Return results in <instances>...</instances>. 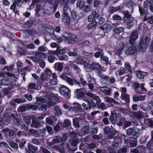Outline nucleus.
<instances>
[{"instance_id": "obj_1", "label": "nucleus", "mask_w": 153, "mask_h": 153, "mask_svg": "<svg viewBox=\"0 0 153 153\" xmlns=\"http://www.w3.org/2000/svg\"><path fill=\"white\" fill-rule=\"evenodd\" d=\"M138 128H129L127 130V134L128 136H132L133 137H128L124 139V143L127 146L134 147L137 145V138L139 134Z\"/></svg>"}, {"instance_id": "obj_2", "label": "nucleus", "mask_w": 153, "mask_h": 153, "mask_svg": "<svg viewBox=\"0 0 153 153\" xmlns=\"http://www.w3.org/2000/svg\"><path fill=\"white\" fill-rule=\"evenodd\" d=\"M104 132L107 134L110 138H113L114 140L112 143L113 147H117L119 146V144L122 142L123 138L126 139V136L123 135L122 133H118L117 131H111L109 128H105L104 129Z\"/></svg>"}, {"instance_id": "obj_3", "label": "nucleus", "mask_w": 153, "mask_h": 153, "mask_svg": "<svg viewBox=\"0 0 153 153\" xmlns=\"http://www.w3.org/2000/svg\"><path fill=\"white\" fill-rule=\"evenodd\" d=\"M123 16V22L126 24L127 27L128 28L130 29L133 25L134 23L133 22L134 20L133 18L130 13L127 10L122 12Z\"/></svg>"}, {"instance_id": "obj_4", "label": "nucleus", "mask_w": 153, "mask_h": 153, "mask_svg": "<svg viewBox=\"0 0 153 153\" xmlns=\"http://www.w3.org/2000/svg\"><path fill=\"white\" fill-rule=\"evenodd\" d=\"M46 2L49 5V6L46 5L45 6V9L46 10L51 12L55 11L59 5V0H55L53 3L51 0H47Z\"/></svg>"}, {"instance_id": "obj_5", "label": "nucleus", "mask_w": 153, "mask_h": 153, "mask_svg": "<svg viewBox=\"0 0 153 153\" xmlns=\"http://www.w3.org/2000/svg\"><path fill=\"white\" fill-rule=\"evenodd\" d=\"M148 42V39L147 37H146L144 39H141L138 46L139 51L140 52H145L146 49Z\"/></svg>"}, {"instance_id": "obj_6", "label": "nucleus", "mask_w": 153, "mask_h": 153, "mask_svg": "<svg viewBox=\"0 0 153 153\" xmlns=\"http://www.w3.org/2000/svg\"><path fill=\"white\" fill-rule=\"evenodd\" d=\"M88 68L86 70L88 72H90L93 70L97 72H99L101 71L102 67L101 65L98 63L93 62L91 64L87 65Z\"/></svg>"}, {"instance_id": "obj_7", "label": "nucleus", "mask_w": 153, "mask_h": 153, "mask_svg": "<svg viewBox=\"0 0 153 153\" xmlns=\"http://www.w3.org/2000/svg\"><path fill=\"white\" fill-rule=\"evenodd\" d=\"M84 100L85 102L87 104L88 107H86V105L85 103H83L82 106L86 110H87L88 109L90 110L92 108H94L96 107V105L95 103L93 101L92 99L90 97H85V98Z\"/></svg>"}, {"instance_id": "obj_8", "label": "nucleus", "mask_w": 153, "mask_h": 153, "mask_svg": "<svg viewBox=\"0 0 153 153\" xmlns=\"http://www.w3.org/2000/svg\"><path fill=\"white\" fill-rule=\"evenodd\" d=\"M62 16V22L67 25H69L70 23L71 18L67 12V10L64 8H63V12Z\"/></svg>"}, {"instance_id": "obj_9", "label": "nucleus", "mask_w": 153, "mask_h": 153, "mask_svg": "<svg viewBox=\"0 0 153 153\" xmlns=\"http://www.w3.org/2000/svg\"><path fill=\"white\" fill-rule=\"evenodd\" d=\"M123 10L124 6L122 5L118 6L116 7L110 6L108 9V13L111 14L117 11L121 13L123 11Z\"/></svg>"}, {"instance_id": "obj_10", "label": "nucleus", "mask_w": 153, "mask_h": 153, "mask_svg": "<svg viewBox=\"0 0 153 153\" xmlns=\"http://www.w3.org/2000/svg\"><path fill=\"white\" fill-rule=\"evenodd\" d=\"M148 9L142 7H139V11L141 16L143 17V21H146L147 20V16L149 14Z\"/></svg>"}, {"instance_id": "obj_11", "label": "nucleus", "mask_w": 153, "mask_h": 153, "mask_svg": "<svg viewBox=\"0 0 153 153\" xmlns=\"http://www.w3.org/2000/svg\"><path fill=\"white\" fill-rule=\"evenodd\" d=\"M59 92L62 95H65L67 99L70 98L71 91L66 86L62 85L59 89Z\"/></svg>"}, {"instance_id": "obj_12", "label": "nucleus", "mask_w": 153, "mask_h": 153, "mask_svg": "<svg viewBox=\"0 0 153 153\" xmlns=\"http://www.w3.org/2000/svg\"><path fill=\"white\" fill-rule=\"evenodd\" d=\"M76 63L78 64L83 65L85 68L87 70V65H89V61L87 58L85 57H78L76 60Z\"/></svg>"}, {"instance_id": "obj_13", "label": "nucleus", "mask_w": 153, "mask_h": 153, "mask_svg": "<svg viewBox=\"0 0 153 153\" xmlns=\"http://www.w3.org/2000/svg\"><path fill=\"white\" fill-rule=\"evenodd\" d=\"M138 37V33L137 30H135L131 33L129 42L131 45L134 44L135 41Z\"/></svg>"}, {"instance_id": "obj_14", "label": "nucleus", "mask_w": 153, "mask_h": 153, "mask_svg": "<svg viewBox=\"0 0 153 153\" xmlns=\"http://www.w3.org/2000/svg\"><path fill=\"white\" fill-rule=\"evenodd\" d=\"M100 18L99 13H97L95 11L93 12L89 16L88 18V22L94 21L97 22Z\"/></svg>"}, {"instance_id": "obj_15", "label": "nucleus", "mask_w": 153, "mask_h": 153, "mask_svg": "<svg viewBox=\"0 0 153 153\" xmlns=\"http://www.w3.org/2000/svg\"><path fill=\"white\" fill-rule=\"evenodd\" d=\"M3 130L6 137H7V138H9L10 139H12L15 138L16 134L14 131L9 129L6 130L5 129H4Z\"/></svg>"}, {"instance_id": "obj_16", "label": "nucleus", "mask_w": 153, "mask_h": 153, "mask_svg": "<svg viewBox=\"0 0 153 153\" xmlns=\"http://www.w3.org/2000/svg\"><path fill=\"white\" fill-rule=\"evenodd\" d=\"M137 51V48L134 45L129 47L125 51V54L127 55H133Z\"/></svg>"}, {"instance_id": "obj_17", "label": "nucleus", "mask_w": 153, "mask_h": 153, "mask_svg": "<svg viewBox=\"0 0 153 153\" xmlns=\"http://www.w3.org/2000/svg\"><path fill=\"white\" fill-rule=\"evenodd\" d=\"M87 81L88 82L87 85L89 88L91 90H93L94 88V85L96 83L95 80L89 75V76L88 77Z\"/></svg>"}, {"instance_id": "obj_18", "label": "nucleus", "mask_w": 153, "mask_h": 153, "mask_svg": "<svg viewBox=\"0 0 153 153\" xmlns=\"http://www.w3.org/2000/svg\"><path fill=\"white\" fill-rule=\"evenodd\" d=\"M27 147L28 150L27 149H25L26 153H34L38 150L37 147L29 143L28 144Z\"/></svg>"}, {"instance_id": "obj_19", "label": "nucleus", "mask_w": 153, "mask_h": 153, "mask_svg": "<svg viewBox=\"0 0 153 153\" xmlns=\"http://www.w3.org/2000/svg\"><path fill=\"white\" fill-rule=\"evenodd\" d=\"M40 121L37 120V119L36 118V117L33 118L32 123L30 126L31 127H34L35 128H39L41 126L40 123Z\"/></svg>"}, {"instance_id": "obj_20", "label": "nucleus", "mask_w": 153, "mask_h": 153, "mask_svg": "<svg viewBox=\"0 0 153 153\" xmlns=\"http://www.w3.org/2000/svg\"><path fill=\"white\" fill-rule=\"evenodd\" d=\"M83 88L78 89H76L75 92V94L77 98L80 99L84 96L85 93Z\"/></svg>"}, {"instance_id": "obj_21", "label": "nucleus", "mask_w": 153, "mask_h": 153, "mask_svg": "<svg viewBox=\"0 0 153 153\" xmlns=\"http://www.w3.org/2000/svg\"><path fill=\"white\" fill-rule=\"evenodd\" d=\"M72 33H71L69 36H62V37L64 39V42L69 44H71L73 42V36H72Z\"/></svg>"}, {"instance_id": "obj_22", "label": "nucleus", "mask_w": 153, "mask_h": 153, "mask_svg": "<svg viewBox=\"0 0 153 153\" xmlns=\"http://www.w3.org/2000/svg\"><path fill=\"white\" fill-rule=\"evenodd\" d=\"M28 88L30 90H39L41 88V86L39 85L31 82L29 84Z\"/></svg>"}, {"instance_id": "obj_23", "label": "nucleus", "mask_w": 153, "mask_h": 153, "mask_svg": "<svg viewBox=\"0 0 153 153\" xmlns=\"http://www.w3.org/2000/svg\"><path fill=\"white\" fill-rule=\"evenodd\" d=\"M10 117L12 120L13 122L16 126H19L20 125V120L16 117L14 114H11Z\"/></svg>"}, {"instance_id": "obj_24", "label": "nucleus", "mask_w": 153, "mask_h": 153, "mask_svg": "<svg viewBox=\"0 0 153 153\" xmlns=\"http://www.w3.org/2000/svg\"><path fill=\"white\" fill-rule=\"evenodd\" d=\"M96 50L98 51L95 52L94 55L96 58H99L100 57V58L104 54L103 50L99 48H96Z\"/></svg>"}, {"instance_id": "obj_25", "label": "nucleus", "mask_w": 153, "mask_h": 153, "mask_svg": "<svg viewBox=\"0 0 153 153\" xmlns=\"http://www.w3.org/2000/svg\"><path fill=\"white\" fill-rule=\"evenodd\" d=\"M63 64L62 62H58L55 63L54 65L55 70L61 72L63 68Z\"/></svg>"}, {"instance_id": "obj_26", "label": "nucleus", "mask_w": 153, "mask_h": 153, "mask_svg": "<svg viewBox=\"0 0 153 153\" xmlns=\"http://www.w3.org/2000/svg\"><path fill=\"white\" fill-rule=\"evenodd\" d=\"M6 75L9 77V79L11 80V83L16 82L18 80V78L15 76L14 74L10 72H7Z\"/></svg>"}, {"instance_id": "obj_27", "label": "nucleus", "mask_w": 153, "mask_h": 153, "mask_svg": "<svg viewBox=\"0 0 153 153\" xmlns=\"http://www.w3.org/2000/svg\"><path fill=\"white\" fill-rule=\"evenodd\" d=\"M16 5L18 6L17 3H16V2H13L10 7V9L12 10L13 12L15 14V15H19V11L17 10L16 7Z\"/></svg>"}, {"instance_id": "obj_28", "label": "nucleus", "mask_w": 153, "mask_h": 153, "mask_svg": "<svg viewBox=\"0 0 153 153\" xmlns=\"http://www.w3.org/2000/svg\"><path fill=\"white\" fill-rule=\"evenodd\" d=\"M148 74V73L147 72L138 70L137 71L136 76L138 78L143 79L144 78L145 76L146 75Z\"/></svg>"}, {"instance_id": "obj_29", "label": "nucleus", "mask_w": 153, "mask_h": 153, "mask_svg": "<svg viewBox=\"0 0 153 153\" xmlns=\"http://www.w3.org/2000/svg\"><path fill=\"white\" fill-rule=\"evenodd\" d=\"M15 141L16 142L19 143V146L20 149H24L25 144L26 143L25 139H22L20 140L16 139L15 140Z\"/></svg>"}, {"instance_id": "obj_30", "label": "nucleus", "mask_w": 153, "mask_h": 153, "mask_svg": "<svg viewBox=\"0 0 153 153\" xmlns=\"http://www.w3.org/2000/svg\"><path fill=\"white\" fill-rule=\"evenodd\" d=\"M36 22V20H31L27 21L26 22V23L25 24V27L28 29H30L31 28L32 25H35Z\"/></svg>"}, {"instance_id": "obj_31", "label": "nucleus", "mask_w": 153, "mask_h": 153, "mask_svg": "<svg viewBox=\"0 0 153 153\" xmlns=\"http://www.w3.org/2000/svg\"><path fill=\"white\" fill-rule=\"evenodd\" d=\"M62 141V139L59 136H57L55 137L54 139L51 142V144L53 145L58 143H61Z\"/></svg>"}, {"instance_id": "obj_32", "label": "nucleus", "mask_w": 153, "mask_h": 153, "mask_svg": "<svg viewBox=\"0 0 153 153\" xmlns=\"http://www.w3.org/2000/svg\"><path fill=\"white\" fill-rule=\"evenodd\" d=\"M121 99L125 100L127 103H129L130 102V97L128 94L125 93H122L121 95Z\"/></svg>"}, {"instance_id": "obj_33", "label": "nucleus", "mask_w": 153, "mask_h": 153, "mask_svg": "<svg viewBox=\"0 0 153 153\" xmlns=\"http://www.w3.org/2000/svg\"><path fill=\"white\" fill-rule=\"evenodd\" d=\"M109 25L107 24H104L102 26L100 27L99 28L103 31L105 33H108L111 30L110 27H108Z\"/></svg>"}, {"instance_id": "obj_34", "label": "nucleus", "mask_w": 153, "mask_h": 153, "mask_svg": "<svg viewBox=\"0 0 153 153\" xmlns=\"http://www.w3.org/2000/svg\"><path fill=\"white\" fill-rule=\"evenodd\" d=\"M100 60L104 62L103 63L106 65H110L111 62L109 61V58L106 56H104V54L100 58Z\"/></svg>"}, {"instance_id": "obj_35", "label": "nucleus", "mask_w": 153, "mask_h": 153, "mask_svg": "<svg viewBox=\"0 0 153 153\" xmlns=\"http://www.w3.org/2000/svg\"><path fill=\"white\" fill-rule=\"evenodd\" d=\"M42 9V7L40 4H37L35 10L36 13L35 15L37 17L40 16V12Z\"/></svg>"}, {"instance_id": "obj_36", "label": "nucleus", "mask_w": 153, "mask_h": 153, "mask_svg": "<svg viewBox=\"0 0 153 153\" xmlns=\"http://www.w3.org/2000/svg\"><path fill=\"white\" fill-rule=\"evenodd\" d=\"M153 4V0H146L143 3V7L148 9Z\"/></svg>"}, {"instance_id": "obj_37", "label": "nucleus", "mask_w": 153, "mask_h": 153, "mask_svg": "<svg viewBox=\"0 0 153 153\" xmlns=\"http://www.w3.org/2000/svg\"><path fill=\"white\" fill-rule=\"evenodd\" d=\"M90 22L87 25V28L89 30H91L95 28L96 26H97V22L92 21L91 22Z\"/></svg>"}, {"instance_id": "obj_38", "label": "nucleus", "mask_w": 153, "mask_h": 153, "mask_svg": "<svg viewBox=\"0 0 153 153\" xmlns=\"http://www.w3.org/2000/svg\"><path fill=\"white\" fill-rule=\"evenodd\" d=\"M46 102L44 98L41 97H36V101L35 103L39 105Z\"/></svg>"}, {"instance_id": "obj_39", "label": "nucleus", "mask_w": 153, "mask_h": 153, "mask_svg": "<svg viewBox=\"0 0 153 153\" xmlns=\"http://www.w3.org/2000/svg\"><path fill=\"white\" fill-rule=\"evenodd\" d=\"M133 115L134 117L138 119H140L143 117L142 113L140 111H138L133 113Z\"/></svg>"}, {"instance_id": "obj_40", "label": "nucleus", "mask_w": 153, "mask_h": 153, "mask_svg": "<svg viewBox=\"0 0 153 153\" xmlns=\"http://www.w3.org/2000/svg\"><path fill=\"white\" fill-rule=\"evenodd\" d=\"M85 3V2L84 1L78 0L76 5L77 7H78L79 9L81 10L82 7H83L84 6Z\"/></svg>"}, {"instance_id": "obj_41", "label": "nucleus", "mask_w": 153, "mask_h": 153, "mask_svg": "<svg viewBox=\"0 0 153 153\" xmlns=\"http://www.w3.org/2000/svg\"><path fill=\"white\" fill-rule=\"evenodd\" d=\"M81 129L84 134H88L89 132V126L88 125L85 124V126L82 128H81Z\"/></svg>"}, {"instance_id": "obj_42", "label": "nucleus", "mask_w": 153, "mask_h": 153, "mask_svg": "<svg viewBox=\"0 0 153 153\" xmlns=\"http://www.w3.org/2000/svg\"><path fill=\"white\" fill-rule=\"evenodd\" d=\"M77 13L75 10H73L71 11V18L74 20V21L77 20Z\"/></svg>"}, {"instance_id": "obj_43", "label": "nucleus", "mask_w": 153, "mask_h": 153, "mask_svg": "<svg viewBox=\"0 0 153 153\" xmlns=\"http://www.w3.org/2000/svg\"><path fill=\"white\" fill-rule=\"evenodd\" d=\"M25 31L26 33H27L31 36H33L36 33V30L34 29H32L31 30L26 29L25 30Z\"/></svg>"}, {"instance_id": "obj_44", "label": "nucleus", "mask_w": 153, "mask_h": 153, "mask_svg": "<svg viewBox=\"0 0 153 153\" xmlns=\"http://www.w3.org/2000/svg\"><path fill=\"white\" fill-rule=\"evenodd\" d=\"M5 34L7 35V37L10 39L11 42H13L15 41V40L13 39L14 36L12 33L7 31H5Z\"/></svg>"}, {"instance_id": "obj_45", "label": "nucleus", "mask_w": 153, "mask_h": 153, "mask_svg": "<svg viewBox=\"0 0 153 153\" xmlns=\"http://www.w3.org/2000/svg\"><path fill=\"white\" fill-rule=\"evenodd\" d=\"M117 116V114L116 113H114L111 112L109 118L110 120L112 123L115 122L116 120H117L116 116Z\"/></svg>"}, {"instance_id": "obj_46", "label": "nucleus", "mask_w": 153, "mask_h": 153, "mask_svg": "<svg viewBox=\"0 0 153 153\" xmlns=\"http://www.w3.org/2000/svg\"><path fill=\"white\" fill-rule=\"evenodd\" d=\"M38 107L36 105H30V104L27 105V108L28 110L32 109L33 110H36L38 108Z\"/></svg>"}, {"instance_id": "obj_47", "label": "nucleus", "mask_w": 153, "mask_h": 153, "mask_svg": "<svg viewBox=\"0 0 153 153\" xmlns=\"http://www.w3.org/2000/svg\"><path fill=\"white\" fill-rule=\"evenodd\" d=\"M124 30V28L123 27H120L114 28V31L115 33L119 34L123 32Z\"/></svg>"}, {"instance_id": "obj_48", "label": "nucleus", "mask_w": 153, "mask_h": 153, "mask_svg": "<svg viewBox=\"0 0 153 153\" xmlns=\"http://www.w3.org/2000/svg\"><path fill=\"white\" fill-rule=\"evenodd\" d=\"M124 48V44L120 45L119 46L118 49L117 50V53L118 55H121Z\"/></svg>"}, {"instance_id": "obj_49", "label": "nucleus", "mask_w": 153, "mask_h": 153, "mask_svg": "<svg viewBox=\"0 0 153 153\" xmlns=\"http://www.w3.org/2000/svg\"><path fill=\"white\" fill-rule=\"evenodd\" d=\"M8 146V145L6 143L4 142H0V153H2L1 150H2Z\"/></svg>"}, {"instance_id": "obj_50", "label": "nucleus", "mask_w": 153, "mask_h": 153, "mask_svg": "<svg viewBox=\"0 0 153 153\" xmlns=\"http://www.w3.org/2000/svg\"><path fill=\"white\" fill-rule=\"evenodd\" d=\"M94 7V8H98L100 5L102 4V2L100 0H93Z\"/></svg>"}, {"instance_id": "obj_51", "label": "nucleus", "mask_w": 153, "mask_h": 153, "mask_svg": "<svg viewBox=\"0 0 153 153\" xmlns=\"http://www.w3.org/2000/svg\"><path fill=\"white\" fill-rule=\"evenodd\" d=\"M31 118L30 117L24 116L23 118L24 121L26 123L27 125L29 126L31 123Z\"/></svg>"}, {"instance_id": "obj_52", "label": "nucleus", "mask_w": 153, "mask_h": 153, "mask_svg": "<svg viewBox=\"0 0 153 153\" xmlns=\"http://www.w3.org/2000/svg\"><path fill=\"white\" fill-rule=\"evenodd\" d=\"M53 39L57 41L59 43H60L64 40L63 38H62V37H60L59 36L55 35H53Z\"/></svg>"}, {"instance_id": "obj_53", "label": "nucleus", "mask_w": 153, "mask_h": 153, "mask_svg": "<svg viewBox=\"0 0 153 153\" xmlns=\"http://www.w3.org/2000/svg\"><path fill=\"white\" fill-rule=\"evenodd\" d=\"M59 2L60 4L64 6L65 8L70 4V1L69 0H60Z\"/></svg>"}, {"instance_id": "obj_54", "label": "nucleus", "mask_w": 153, "mask_h": 153, "mask_svg": "<svg viewBox=\"0 0 153 153\" xmlns=\"http://www.w3.org/2000/svg\"><path fill=\"white\" fill-rule=\"evenodd\" d=\"M71 124V122L69 119H65L64 122L63 126L64 127H68Z\"/></svg>"}, {"instance_id": "obj_55", "label": "nucleus", "mask_w": 153, "mask_h": 153, "mask_svg": "<svg viewBox=\"0 0 153 153\" xmlns=\"http://www.w3.org/2000/svg\"><path fill=\"white\" fill-rule=\"evenodd\" d=\"M54 110L56 111L55 114L56 115H59L62 113L61 110L58 106H55L53 108Z\"/></svg>"}, {"instance_id": "obj_56", "label": "nucleus", "mask_w": 153, "mask_h": 153, "mask_svg": "<svg viewBox=\"0 0 153 153\" xmlns=\"http://www.w3.org/2000/svg\"><path fill=\"white\" fill-rule=\"evenodd\" d=\"M73 124L74 126L76 128H79L80 127L79 120L77 118L73 120Z\"/></svg>"}, {"instance_id": "obj_57", "label": "nucleus", "mask_w": 153, "mask_h": 153, "mask_svg": "<svg viewBox=\"0 0 153 153\" xmlns=\"http://www.w3.org/2000/svg\"><path fill=\"white\" fill-rule=\"evenodd\" d=\"M91 5H84L83 7H82V10L85 12H88L90 10Z\"/></svg>"}, {"instance_id": "obj_58", "label": "nucleus", "mask_w": 153, "mask_h": 153, "mask_svg": "<svg viewBox=\"0 0 153 153\" xmlns=\"http://www.w3.org/2000/svg\"><path fill=\"white\" fill-rule=\"evenodd\" d=\"M97 25H101L103 24L105 22L104 19L102 17H100L97 20Z\"/></svg>"}, {"instance_id": "obj_59", "label": "nucleus", "mask_w": 153, "mask_h": 153, "mask_svg": "<svg viewBox=\"0 0 153 153\" xmlns=\"http://www.w3.org/2000/svg\"><path fill=\"white\" fill-rule=\"evenodd\" d=\"M69 74L68 73H66L65 72H63L62 74L60 76V77L64 79H65L66 78L68 77V76L69 75Z\"/></svg>"}, {"instance_id": "obj_60", "label": "nucleus", "mask_w": 153, "mask_h": 153, "mask_svg": "<svg viewBox=\"0 0 153 153\" xmlns=\"http://www.w3.org/2000/svg\"><path fill=\"white\" fill-rule=\"evenodd\" d=\"M106 101L108 103H113L114 104L116 103L115 100L114 99L110 97H107L106 99Z\"/></svg>"}, {"instance_id": "obj_61", "label": "nucleus", "mask_w": 153, "mask_h": 153, "mask_svg": "<svg viewBox=\"0 0 153 153\" xmlns=\"http://www.w3.org/2000/svg\"><path fill=\"white\" fill-rule=\"evenodd\" d=\"M82 53L84 55L87 56H90L91 57H93L94 56L93 53H89L86 52L85 51H82Z\"/></svg>"}, {"instance_id": "obj_62", "label": "nucleus", "mask_w": 153, "mask_h": 153, "mask_svg": "<svg viewBox=\"0 0 153 153\" xmlns=\"http://www.w3.org/2000/svg\"><path fill=\"white\" fill-rule=\"evenodd\" d=\"M112 18L114 20L122 21V17L117 14H114L112 17Z\"/></svg>"}, {"instance_id": "obj_63", "label": "nucleus", "mask_w": 153, "mask_h": 153, "mask_svg": "<svg viewBox=\"0 0 153 153\" xmlns=\"http://www.w3.org/2000/svg\"><path fill=\"white\" fill-rule=\"evenodd\" d=\"M14 68V65L13 64H11L9 66H6L4 67V69H6L7 71H12Z\"/></svg>"}, {"instance_id": "obj_64", "label": "nucleus", "mask_w": 153, "mask_h": 153, "mask_svg": "<svg viewBox=\"0 0 153 153\" xmlns=\"http://www.w3.org/2000/svg\"><path fill=\"white\" fill-rule=\"evenodd\" d=\"M71 67L74 68L75 70L78 71L79 72L81 70L77 66V65L74 63H72L71 64Z\"/></svg>"}]
</instances>
